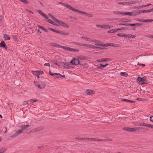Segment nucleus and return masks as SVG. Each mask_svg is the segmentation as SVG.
Wrapping results in <instances>:
<instances>
[{
  "mask_svg": "<svg viewBox=\"0 0 153 153\" xmlns=\"http://www.w3.org/2000/svg\"><path fill=\"white\" fill-rule=\"evenodd\" d=\"M71 64L73 65H76L79 64V60L76 58H74L71 62Z\"/></svg>",
  "mask_w": 153,
  "mask_h": 153,
  "instance_id": "nucleus-8",
  "label": "nucleus"
},
{
  "mask_svg": "<svg viewBox=\"0 0 153 153\" xmlns=\"http://www.w3.org/2000/svg\"><path fill=\"white\" fill-rule=\"evenodd\" d=\"M145 7V5H143L142 6H139L137 7H136L135 8H137V9H139V8H143V7Z\"/></svg>",
  "mask_w": 153,
  "mask_h": 153,
  "instance_id": "nucleus-38",
  "label": "nucleus"
},
{
  "mask_svg": "<svg viewBox=\"0 0 153 153\" xmlns=\"http://www.w3.org/2000/svg\"><path fill=\"white\" fill-rule=\"evenodd\" d=\"M27 104H30V103L28 102H28L27 101H24L22 102V105H25Z\"/></svg>",
  "mask_w": 153,
  "mask_h": 153,
  "instance_id": "nucleus-39",
  "label": "nucleus"
},
{
  "mask_svg": "<svg viewBox=\"0 0 153 153\" xmlns=\"http://www.w3.org/2000/svg\"><path fill=\"white\" fill-rule=\"evenodd\" d=\"M59 4L62 5L65 7H67L68 8L70 9L73 11H77V10L73 8L71 6L68 5L67 4H65L64 3H62L61 2H59Z\"/></svg>",
  "mask_w": 153,
  "mask_h": 153,
  "instance_id": "nucleus-5",
  "label": "nucleus"
},
{
  "mask_svg": "<svg viewBox=\"0 0 153 153\" xmlns=\"http://www.w3.org/2000/svg\"><path fill=\"white\" fill-rule=\"evenodd\" d=\"M153 21V20L150 19H147V20H145V22H151L152 21Z\"/></svg>",
  "mask_w": 153,
  "mask_h": 153,
  "instance_id": "nucleus-48",
  "label": "nucleus"
},
{
  "mask_svg": "<svg viewBox=\"0 0 153 153\" xmlns=\"http://www.w3.org/2000/svg\"><path fill=\"white\" fill-rule=\"evenodd\" d=\"M48 15L55 22H56L57 20V19L55 18L53 15L51 14H48Z\"/></svg>",
  "mask_w": 153,
  "mask_h": 153,
  "instance_id": "nucleus-28",
  "label": "nucleus"
},
{
  "mask_svg": "<svg viewBox=\"0 0 153 153\" xmlns=\"http://www.w3.org/2000/svg\"><path fill=\"white\" fill-rule=\"evenodd\" d=\"M128 38H135L136 36L131 34H129L128 35Z\"/></svg>",
  "mask_w": 153,
  "mask_h": 153,
  "instance_id": "nucleus-37",
  "label": "nucleus"
},
{
  "mask_svg": "<svg viewBox=\"0 0 153 153\" xmlns=\"http://www.w3.org/2000/svg\"><path fill=\"white\" fill-rule=\"evenodd\" d=\"M123 34L121 33V34H117V36H120V37H123Z\"/></svg>",
  "mask_w": 153,
  "mask_h": 153,
  "instance_id": "nucleus-62",
  "label": "nucleus"
},
{
  "mask_svg": "<svg viewBox=\"0 0 153 153\" xmlns=\"http://www.w3.org/2000/svg\"><path fill=\"white\" fill-rule=\"evenodd\" d=\"M150 121L153 123V116H152L150 117Z\"/></svg>",
  "mask_w": 153,
  "mask_h": 153,
  "instance_id": "nucleus-54",
  "label": "nucleus"
},
{
  "mask_svg": "<svg viewBox=\"0 0 153 153\" xmlns=\"http://www.w3.org/2000/svg\"><path fill=\"white\" fill-rule=\"evenodd\" d=\"M145 129V128H144L142 127H135L133 128H131L129 127H124L123 128V130L132 132H135L137 130H142L143 131Z\"/></svg>",
  "mask_w": 153,
  "mask_h": 153,
  "instance_id": "nucleus-3",
  "label": "nucleus"
},
{
  "mask_svg": "<svg viewBox=\"0 0 153 153\" xmlns=\"http://www.w3.org/2000/svg\"><path fill=\"white\" fill-rule=\"evenodd\" d=\"M122 101L131 103H134V101L129 100L126 99H122Z\"/></svg>",
  "mask_w": 153,
  "mask_h": 153,
  "instance_id": "nucleus-22",
  "label": "nucleus"
},
{
  "mask_svg": "<svg viewBox=\"0 0 153 153\" xmlns=\"http://www.w3.org/2000/svg\"><path fill=\"white\" fill-rule=\"evenodd\" d=\"M56 22H57V23H58V24L59 25H60L62 26V24H63V22H62L61 21H59V20H57L56 21Z\"/></svg>",
  "mask_w": 153,
  "mask_h": 153,
  "instance_id": "nucleus-27",
  "label": "nucleus"
},
{
  "mask_svg": "<svg viewBox=\"0 0 153 153\" xmlns=\"http://www.w3.org/2000/svg\"><path fill=\"white\" fill-rule=\"evenodd\" d=\"M85 92L88 95H91L95 93L93 91L90 89L87 90Z\"/></svg>",
  "mask_w": 153,
  "mask_h": 153,
  "instance_id": "nucleus-11",
  "label": "nucleus"
},
{
  "mask_svg": "<svg viewBox=\"0 0 153 153\" xmlns=\"http://www.w3.org/2000/svg\"><path fill=\"white\" fill-rule=\"evenodd\" d=\"M120 75L121 76L126 77L128 76L127 74L125 72H121Z\"/></svg>",
  "mask_w": 153,
  "mask_h": 153,
  "instance_id": "nucleus-23",
  "label": "nucleus"
},
{
  "mask_svg": "<svg viewBox=\"0 0 153 153\" xmlns=\"http://www.w3.org/2000/svg\"><path fill=\"white\" fill-rule=\"evenodd\" d=\"M56 22H57V23H58V24L59 25H60L62 26V24H63V22H62L61 21H59V20H57L56 21Z\"/></svg>",
  "mask_w": 153,
  "mask_h": 153,
  "instance_id": "nucleus-26",
  "label": "nucleus"
},
{
  "mask_svg": "<svg viewBox=\"0 0 153 153\" xmlns=\"http://www.w3.org/2000/svg\"><path fill=\"white\" fill-rule=\"evenodd\" d=\"M82 46H85L86 47L90 48V45L85 44H83L82 45Z\"/></svg>",
  "mask_w": 153,
  "mask_h": 153,
  "instance_id": "nucleus-41",
  "label": "nucleus"
},
{
  "mask_svg": "<svg viewBox=\"0 0 153 153\" xmlns=\"http://www.w3.org/2000/svg\"><path fill=\"white\" fill-rule=\"evenodd\" d=\"M114 13L117 14H123L124 13V12H120L119 11H116L114 12Z\"/></svg>",
  "mask_w": 153,
  "mask_h": 153,
  "instance_id": "nucleus-31",
  "label": "nucleus"
},
{
  "mask_svg": "<svg viewBox=\"0 0 153 153\" xmlns=\"http://www.w3.org/2000/svg\"><path fill=\"white\" fill-rule=\"evenodd\" d=\"M141 13V12L140 11H139V12L134 11V12H131V16H134L136 15H138V14H139L140 13Z\"/></svg>",
  "mask_w": 153,
  "mask_h": 153,
  "instance_id": "nucleus-16",
  "label": "nucleus"
},
{
  "mask_svg": "<svg viewBox=\"0 0 153 153\" xmlns=\"http://www.w3.org/2000/svg\"><path fill=\"white\" fill-rule=\"evenodd\" d=\"M44 65L45 66H50V64L49 63H45Z\"/></svg>",
  "mask_w": 153,
  "mask_h": 153,
  "instance_id": "nucleus-59",
  "label": "nucleus"
},
{
  "mask_svg": "<svg viewBox=\"0 0 153 153\" xmlns=\"http://www.w3.org/2000/svg\"><path fill=\"white\" fill-rule=\"evenodd\" d=\"M44 128V127L42 126L36 128L33 130V131L34 132L39 131L43 130Z\"/></svg>",
  "mask_w": 153,
  "mask_h": 153,
  "instance_id": "nucleus-9",
  "label": "nucleus"
},
{
  "mask_svg": "<svg viewBox=\"0 0 153 153\" xmlns=\"http://www.w3.org/2000/svg\"><path fill=\"white\" fill-rule=\"evenodd\" d=\"M149 128H153V126L151 125L150 124H149L148 127Z\"/></svg>",
  "mask_w": 153,
  "mask_h": 153,
  "instance_id": "nucleus-60",
  "label": "nucleus"
},
{
  "mask_svg": "<svg viewBox=\"0 0 153 153\" xmlns=\"http://www.w3.org/2000/svg\"><path fill=\"white\" fill-rule=\"evenodd\" d=\"M4 38L5 40H8L10 39V36L7 34H4Z\"/></svg>",
  "mask_w": 153,
  "mask_h": 153,
  "instance_id": "nucleus-20",
  "label": "nucleus"
},
{
  "mask_svg": "<svg viewBox=\"0 0 153 153\" xmlns=\"http://www.w3.org/2000/svg\"><path fill=\"white\" fill-rule=\"evenodd\" d=\"M141 25H142V24L141 23H137L135 24V26L136 27L139 26Z\"/></svg>",
  "mask_w": 153,
  "mask_h": 153,
  "instance_id": "nucleus-55",
  "label": "nucleus"
},
{
  "mask_svg": "<svg viewBox=\"0 0 153 153\" xmlns=\"http://www.w3.org/2000/svg\"><path fill=\"white\" fill-rule=\"evenodd\" d=\"M142 99L141 98H137V100L138 101H141L142 100Z\"/></svg>",
  "mask_w": 153,
  "mask_h": 153,
  "instance_id": "nucleus-64",
  "label": "nucleus"
},
{
  "mask_svg": "<svg viewBox=\"0 0 153 153\" xmlns=\"http://www.w3.org/2000/svg\"><path fill=\"white\" fill-rule=\"evenodd\" d=\"M131 4V2H126V5L129 6Z\"/></svg>",
  "mask_w": 153,
  "mask_h": 153,
  "instance_id": "nucleus-58",
  "label": "nucleus"
},
{
  "mask_svg": "<svg viewBox=\"0 0 153 153\" xmlns=\"http://www.w3.org/2000/svg\"><path fill=\"white\" fill-rule=\"evenodd\" d=\"M35 85L36 87H37L39 88L42 89L45 87V84L44 82H36L35 83Z\"/></svg>",
  "mask_w": 153,
  "mask_h": 153,
  "instance_id": "nucleus-4",
  "label": "nucleus"
},
{
  "mask_svg": "<svg viewBox=\"0 0 153 153\" xmlns=\"http://www.w3.org/2000/svg\"><path fill=\"white\" fill-rule=\"evenodd\" d=\"M1 47L4 48L6 50H7V47L3 41H1V42L0 43V47Z\"/></svg>",
  "mask_w": 153,
  "mask_h": 153,
  "instance_id": "nucleus-10",
  "label": "nucleus"
},
{
  "mask_svg": "<svg viewBox=\"0 0 153 153\" xmlns=\"http://www.w3.org/2000/svg\"><path fill=\"white\" fill-rule=\"evenodd\" d=\"M81 37L82 39H84L87 41L91 42H95L94 41V40H91L90 38H87L86 36H82Z\"/></svg>",
  "mask_w": 153,
  "mask_h": 153,
  "instance_id": "nucleus-12",
  "label": "nucleus"
},
{
  "mask_svg": "<svg viewBox=\"0 0 153 153\" xmlns=\"http://www.w3.org/2000/svg\"><path fill=\"white\" fill-rule=\"evenodd\" d=\"M38 101V100L35 99H32L28 100V102L30 103V104H33L35 102Z\"/></svg>",
  "mask_w": 153,
  "mask_h": 153,
  "instance_id": "nucleus-18",
  "label": "nucleus"
},
{
  "mask_svg": "<svg viewBox=\"0 0 153 153\" xmlns=\"http://www.w3.org/2000/svg\"><path fill=\"white\" fill-rule=\"evenodd\" d=\"M75 44L77 45H81V46H82V45L83 44L82 43H76Z\"/></svg>",
  "mask_w": 153,
  "mask_h": 153,
  "instance_id": "nucleus-61",
  "label": "nucleus"
},
{
  "mask_svg": "<svg viewBox=\"0 0 153 153\" xmlns=\"http://www.w3.org/2000/svg\"><path fill=\"white\" fill-rule=\"evenodd\" d=\"M29 126H30L28 125L21 126V129L19 130L18 131L13 134L12 135L10 136V137L7 139V140H12L13 138L16 137L19 135H20L24 131H27V129Z\"/></svg>",
  "mask_w": 153,
  "mask_h": 153,
  "instance_id": "nucleus-1",
  "label": "nucleus"
},
{
  "mask_svg": "<svg viewBox=\"0 0 153 153\" xmlns=\"http://www.w3.org/2000/svg\"><path fill=\"white\" fill-rule=\"evenodd\" d=\"M102 25H98V24L97 25H96V26L97 27H98L101 28H102Z\"/></svg>",
  "mask_w": 153,
  "mask_h": 153,
  "instance_id": "nucleus-56",
  "label": "nucleus"
},
{
  "mask_svg": "<svg viewBox=\"0 0 153 153\" xmlns=\"http://www.w3.org/2000/svg\"><path fill=\"white\" fill-rule=\"evenodd\" d=\"M141 11H140L141 12H142L143 13H150L149 10H142Z\"/></svg>",
  "mask_w": 153,
  "mask_h": 153,
  "instance_id": "nucleus-40",
  "label": "nucleus"
},
{
  "mask_svg": "<svg viewBox=\"0 0 153 153\" xmlns=\"http://www.w3.org/2000/svg\"><path fill=\"white\" fill-rule=\"evenodd\" d=\"M97 139H96V138H88V140H90L95 141Z\"/></svg>",
  "mask_w": 153,
  "mask_h": 153,
  "instance_id": "nucleus-45",
  "label": "nucleus"
},
{
  "mask_svg": "<svg viewBox=\"0 0 153 153\" xmlns=\"http://www.w3.org/2000/svg\"><path fill=\"white\" fill-rule=\"evenodd\" d=\"M102 28H105L106 29H109L110 28H112L113 26L110 27L108 25H102Z\"/></svg>",
  "mask_w": 153,
  "mask_h": 153,
  "instance_id": "nucleus-17",
  "label": "nucleus"
},
{
  "mask_svg": "<svg viewBox=\"0 0 153 153\" xmlns=\"http://www.w3.org/2000/svg\"><path fill=\"white\" fill-rule=\"evenodd\" d=\"M36 72H37L38 74H43V72L42 71H37Z\"/></svg>",
  "mask_w": 153,
  "mask_h": 153,
  "instance_id": "nucleus-42",
  "label": "nucleus"
},
{
  "mask_svg": "<svg viewBox=\"0 0 153 153\" xmlns=\"http://www.w3.org/2000/svg\"><path fill=\"white\" fill-rule=\"evenodd\" d=\"M59 33L63 35H68L69 34V33H65L62 31H59Z\"/></svg>",
  "mask_w": 153,
  "mask_h": 153,
  "instance_id": "nucleus-32",
  "label": "nucleus"
},
{
  "mask_svg": "<svg viewBox=\"0 0 153 153\" xmlns=\"http://www.w3.org/2000/svg\"><path fill=\"white\" fill-rule=\"evenodd\" d=\"M128 29V28L127 27H121L120 28H118V30H127Z\"/></svg>",
  "mask_w": 153,
  "mask_h": 153,
  "instance_id": "nucleus-30",
  "label": "nucleus"
},
{
  "mask_svg": "<svg viewBox=\"0 0 153 153\" xmlns=\"http://www.w3.org/2000/svg\"><path fill=\"white\" fill-rule=\"evenodd\" d=\"M137 82L140 84H142L145 83L144 82L146 81V79L145 77L143 78H141L139 77L137 79Z\"/></svg>",
  "mask_w": 153,
  "mask_h": 153,
  "instance_id": "nucleus-7",
  "label": "nucleus"
},
{
  "mask_svg": "<svg viewBox=\"0 0 153 153\" xmlns=\"http://www.w3.org/2000/svg\"><path fill=\"white\" fill-rule=\"evenodd\" d=\"M109 46L117 47L120 46L118 44H114L113 43H108L107 44H103V47H108Z\"/></svg>",
  "mask_w": 153,
  "mask_h": 153,
  "instance_id": "nucleus-6",
  "label": "nucleus"
},
{
  "mask_svg": "<svg viewBox=\"0 0 153 153\" xmlns=\"http://www.w3.org/2000/svg\"><path fill=\"white\" fill-rule=\"evenodd\" d=\"M108 33H114L113 29L111 30L108 31Z\"/></svg>",
  "mask_w": 153,
  "mask_h": 153,
  "instance_id": "nucleus-53",
  "label": "nucleus"
},
{
  "mask_svg": "<svg viewBox=\"0 0 153 153\" xmlns=\"http://www.w3.org/2000/svg\"><path fill=\"white\" fill-rule=\"evenodd\" d=\"M149 124H146L145 123H142L140 124L139 126H146L148 127Z\"/></svg>",
  "mask_w": 153,
  "mask_h": 153,
  "instance_id": "nucleus-35",
  "label": "nucleus"
},
{
  "mask_svg": "<svg viewBox=\"0 0 153 153\" xmlns=\"http://www.w3.org/2000/svg\"><path fill=\"white\" fill-rule=\"evenodd\" d=\"M128 23L120 24H119V25H125V26H128Z\"/></svg>",
  "mask_w": 153,
  "mask_h": 153,
  "instance_id": "nucleus-51",
  "label": "nucleus"
},
{
  "mask_svg": "<svg viewBox=\"0 0 153 153\" xmlns=\"http://www.w3.org/2000/svg\"><path fill=\"white\" fill-rule=\"evenodd\" d=\"M95 45L99 46H103V44L96 43Z\"/></svg>",
  "mask_w": 153,
  "mask_h": 153,
  "instance_id": "nucleus-47",
  "label": "nucleus"
},
{
  "mask_svg": "<svg viewBox=\"0 0 153 153\" xmlns=\"http://www.w3.org/2000/svg\"><path fill=\"white\" fill-rule=\"evenodd\" d=\"M108 61V59H102L101 60L98 59L97 60V61L99 62H104L105 61Z\"/></svg>",
  "mask_w": 153,
  "mask_h": 153,
  "instance_id": "nucleus-21",
  "label": "nucleus"
},
{
  "mask_svg": "<svg viewBox=\"0 0 153 153\" xmlns=\"http://www.w3.org/2000/svg\"><path fill=\"white\" fill-rule=\"evenodd\" d=\"M38 13L45 18H47V16L39 10H37Z\"/></svg>",
  "mask_w": 153,
  "mask_h": 153,
  "instance_id": "nucleus-19",
  "label": "nucleus"
},
{
  "mask_svg": "<svg viewBox=\"0 0 153 153\" xmlns=\"http://www.w3.org/2000/svg\"><path fill=\"white\" fill-rule=\"evenodd\" d=\"M41 29H42L44 31L46 32H48V31L47 29H46L45 27L43 26H42Z\"/></svg>",
  "mask_w": 153,
  "mask_h": 153,
  "instance_id": "nucleus-43",
  "label": "nucleus"
},
{
  "mask_svg": "<svg viewBox=\"0 0 153 153\" xmlns=\"http://www.w3.org/2000/svg\"><path fill=\"white\" fill-rule=\"evenodd\" d=\"M75 11L76 12H79L80 13H81L86 14L87 15V16H88L89 17H93V15L92 14H88V13H85V12H84L79 11L78 10H77V11Z\"/></svg>",
  "mask_w": 153,
  "mask_h": 153,
  "instance_id": "nucleus-13",
  "label": "nucleus"
},
{
  "mask_svg": "<svg viewBox=\"0 0 153 153\" xmlns=\"http://www.w3.org/2000/svg\"><path fill=\"white\" fill-rule=\"evenodd\" d=\"M36 71H32V73L33 75H36L38 74L37 72H36Z\"/></svg>",
  "mask_w": 153,
  "mask_h": 153,
  "instance_id": "nucleus-50",
  "label": "nucleus"
},
{
  "mask_svg": "<svg viewBox=\"0 0 153 153\" xmlns=\"http://www.w3.org/2000/svg\"><path fill=\"white\" fill-rule=\"evenodd\" d=\"M90 48H92V49H94V48H99V49H101V48L100 47H96L93 45H90Z\"/></svg>",
  "mask_w": 153,
  "mask_h": 153,
  "instance_id": "nucleus-25",
  "label": "nucleus"
},
{
  "mask_svg": "<svg viewBox=\"0 0 153 153\" xmlns=\"http://www.w3.org/2000/svg\"><path fill=\"white\" fill-rule=\"evenodd\" d=\"M70 18L71 19L74 20H76L77 19V18L74 16H71Z\"/></svg>",
  "mask_w": 153,
  "mask_h": 153,
  "instance_id": "nucleus-46",
  "label": "nucleus"
},
{
  "mask_svg": "<svg viewBox=\"0 0 153 153\" xmlns=\"http://www.w3.org/2000/svg\"><path fill=\"white\" fill-rule=\"evenodd\" d=\"M62 26H63L64 27H67V28H69V26L67 25L66 23L63 22V24H62Z\"/></svg>",
  "mask_w": 153,
  "mask_h": 153,
  "instance_id": "nucleus-36",
  "label": "nucleus"
},
{
  "mask_svg": "<svg viewBox=\"0 0 153 153\" xmlns=\"http://www.w3.org/2000/svg\"><path fill=\"white\" fill-rule=\"evenodd\" d=\"M51 45L56 47L62 48L64 50L69 51H74L78 52L79 50L77 49L73 48L66 46H62L57 43L51 42L50 43Z\"/></svg>",
  "mask_w": 153,
  "mask_h": 153,
  "instance_id": "nucleus-2",
  "label": "nucleus"
},
{
  "mask_svg": "<svg viewBox=\"0 0 153 153\" xmlns=\"http://www.w3.org/2000/svg\"><path fill=\"white\" fill-rule=\"evenodd\" d=\"M117 4L122 5H126V2H118Z\"/></svg>",
  "mask_w": 153,
  "mask_h": 153,
  "instance_id": "nucleus-49",
  "label": "nucleus"
},
{
  "mask_svg": "<svg viewBox=\"0 0 153 153\" xmlns=\"http://www.w3.org/2000/svg\"><path fill=\"white\" fill-rule=\"evenodd\" d=\"M108 65V64H106L105 65H103L102 64H100L98 65L97 68L99 69H102L103 68L106 67Z\"/></svg>",
  "mask_w": 153,
  "mask_h": 153,
  "instance_id": "nucleus-14",
  "label": "nucleus"
},
{
  "mask_svg": "<svg viewBox=\"0 0 153 153\" xmlns=\"http://www.w3.org/2000/svg\"><path fill=\"white\" fill-rule=\"evenodd\" d=\"M123 37H128V35H126L124 34H123Z\"/></svg>",
  "mask_w": 153,
  "mask_h": 153,
  "instance_id": "nucleus-63",
  "label": "nucleus"
},
{
  "mask_svg": "<svg viewBox=\"0 0 153 153\" xmlns=\"http://www.w3.org/2000/svg\"><path fill=\"white\" fill-rule=\"evenodd\" d=\"M128 26H135V24H129L128 25Z\"/></svg>",
  "mask_w": 153,
  "mask_h": 153,
  "instance_id": "nucleus-52",
  "label": "nucleus"
},
{
  "mask_svg": "<svg viewBox=\"0 0 153 153\" xmlns=\"http://www.w3.org/2000/svg\"><path fill=\"white\" fill-rule=\"evenodd\" d=\"M77 139L84 140H88V138H85V137H82V138H78Z\"/></svg>",
  "mask_w": 153,
  "mask_h": 153,
  "instance_id": "nucleus-33",
  "label": "nucleus"
},
{
  "mask_svg": "<svg viewBox=\"0 0 153 153\" xmlns=\"http://www.w3.org/2000/svg\"><path fill=\"white\" fill-rule=\"evenodd\" d=\"M49 74L50 75L53 76H56L57 77H59L58 76L59 75H60V74L58 73H52L50 71L49 72Z\"/></svg>",
  "mask_w": 153,
  "mask_h": 153,
  "instance_id": "nucleus-15",
  "label": "nucleus"
},
{
  "mask_svg": "<svg viewBox=\"0 0 153 153\" xmlns=\"http://www.w3.org/2000/svg\"><path fill=\"white\" fill-rule=\"evenodd\" d=\"M137 64L138 65H141V66H142L143 67H144L145 66V64L139 63V62Z\"/></svg>",
  "mask_w": 153,
  "mask_h": 153,
  "instance_id": "nucleus-57",
  "label": "nucleus"
},
{
  "mask_svg": "<svg viewBox=\"0 0 153 153\" xmlns=\"http://www.w3.org/2000/svg\"><path fill=\"white\" fill-rule=\"evenodd\" d=\"M47 19V21L49 23L51 24L52 22V21L48 19V17L47 16V18H45Z\"/></svg>",
  "mask_w": 153,
  "mask_h": 153,
  "instance_id": "nucleus-44",
  "label": "nucleus"
},
{
  "mask_svg": "<svg viewBox=\"0 0 153 153\" xmlns=\"http://www.w3.org/2000/svg\"><path fill=\"white\" fill-rule=\"evenodd\" d=\"M123 14L124 15L131 16V12H124Z\"/></svg>",
  "mask_w": 153,
  "mask_h": 153,
  "instance_id": "nucleus-34",
  "label": "nucleus"
},
{
  "mask_svg": "<svg viewBox=\"0 0 153 153\" xmlns=\"http://www.w3.org/2000/svg\"><path fill=\"white\" fill-rule=\"evenodd\" d=\"M7 148H4L0 149V153H4L7 150Z\"/></svg>",
  "mask_w": 153,
  "mask_h": 153,
  "instance_id": "nucleus-24",
  "label": "nucleus"
},
{
  "mask_svg": "<svg viewBox=\"0 0 153 153\" xmlns=\"http://www.w3.org/2000/svg\"><path fill=\"white\" fill-rule=\"evenodd\" d=\"M63 65H65V63L64 62H62V63L58 62L56 64V65H58L60 67H61Z\"/></svg>",
  "mask_w": 153,
  "mask_h": 153,
  "instance_id": "nucleus-29",
  "label": "nucleus"
}]
</instances>
